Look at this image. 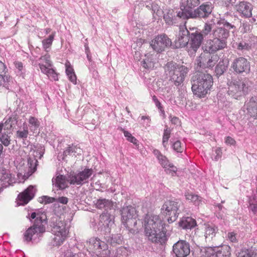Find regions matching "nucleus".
Segmentation results:
<instances>
[{"label":"nucleus","mask_w":257,"mask_h":257,"mask_svg":"<svg viewBox=\"0 0 257 257\" xmlns=\"http://www.w3.org/2000/svg\"><path fill=\"white\" fill-rule=\"evenodd\" d=\"M203 40V36L201 33L195 32L189 33V45L190 49L189 52L191 55L195 53L198 49L200 47Z\"/></svg>","instance_id":"nucleus-20"},{"label":"nucleus","mask_w":257,"mask_h":257,"mask_svg":"<svg viewBox=\"0 0 257 257\" xmlns=\"http://www.w3.org/2000/svg\"><path fill=\"white\" fill-rule=\"evenodd\" d=\"M141 119L144 120L142 123L146 127L150 126L151 118L149 116L143 115L141 116Z\"/></svg>","instance_id":"nucleus-60"},{"label":"nucleus","mask_w":257,"mask_h":257,"mask_svg":"<svg viewBox=\"0 0 257 257\" xmlns=\"http://www.w3.org/2000/svg\"><path fill=\"white\" fill-rule=\"evenodd\" d=\"M145 5L147 8L152 10L154 15H156L158 17L162 16L163 11L156 3L147 1L146 2Z\"/></svg>","instance_id":"nucleus-37"},{"label":"nucleus","mask_w":257,"mask_h":257,"mask_svg":"<svg viewBox=\"0 0 257 257\" xmlns=\"http://www.w3.org/2000/svg\"><path fill=\"white\" fill-rule=\"evenodd\" d=\"M237 11L243 17L250 18L252 16V6L249 3L243 1L236 5Z\"/></svg>","instance_id":"nucleus-26"},{"label":"nucleus","mask_w":257,"mask_h":257,"mask_svg":"<svg viewBox=\"0 0 257 257\" xmlns=\"http://www.w3.org/2000/svg\"><path fill=\"white\" fill-rule=\"evenodd\" d=\"M56 199L48 196H43L39 199V202L41 203L49 204L55 202Z\"/></svg>","instance_id":"nucleus-51"},{"label":"nucleus","mask_w":257,"mask_h":257,"mask_svg":"<svg viewBox=\"0 0 257 257\" xmlns=\"http://www.w3.org/2000/svg\"><path fill=\"white\" fill-rule=\"evenodd\" d=\"M65 65L66 67V73L69 80L73 84H76L77 78L72 66L68 61L65 62Z\"/></svg>","instance_id":"nucleus-35"},{"label":"nucleus","mask_w":257,"mask_h":257,"mask_svg":"<svg viewBox=\"0 0 257 257\" xmlns=\"http://www.w3.org/2000/svg\"><path fill=\"white\" fill-rule=\"evenodd\" d=\"M254 253L248 249L241 250L239 252L237 257H253Z\"/></svg>","instance_id":"nucleus-58"},{"label":"nucleus","mask_w":257,"mask_h":257,"mask_svg":"<svg viewBox=\"0 0 257 257\" xmlns=\"http://www.w3.org/2000/svg\"><path fill=\"white\" fill-rule=\"evenodd\" d=\"M29 134L28 127L26 125L25 127L24 126L23 131H18L17 132V135L19 138L21 139H26Z\"/></svg>","instance_id":"nucleus-53"},{"label":"nucleus","mask_w":257,"mask_h":257,"mask_svg":"<svg viewBox=\"0 0 257 257\" xmlns=\"http://www.w3.org/2000/svg\"><path fill=\"white\" fill-rule=\"evenodd\" d=\"M152 99H153V100L154 102L156 107H158V108L159 109L160 112L162 114L164 115L165 114V111H164V110L163 109V107H162L161 102L158 100L157 97L155 95H154L153 96V97H152Z\"/></svg>","instance_id":"nucleus-59"},{"label":"nucleus","mask_w":257,"mask_h":257,"mask_svg":"<svg viewBox=\"0 0 257 257\" xmlns=\"http://www.w3.org/2000/svg\"><path fill=\"white\" fill-rule=\"evenodd\" d=\"M228 239L232 242H235L236 240L235 234L233 232H229L227 234Z\"/></svg>","instance_id":"nucleus-64"},{"label":"nucleus","mask_w":257,"mask_h":257,"mask_svg":"<svg viewBox=\"0 0 257 257\" xmlns=\"http://www.w3.org/2000/svg\"><path fill=\"white\" fill-rule=\"evenodd\" d=\"M175 12L173 10H169L167 13L164 15V19L168 25H172L176 23V18H179L177 16V12Z\"/></svg>","instance_id":"nucleus-36"},{"label":"nucleus","mask_w":257,"mask_h":257,"mask_svg":"<svg viewBox=\"0 0 257 257\" xmlns=\"http://www.w3.org/2000/svg\"><path fill=\"white\" fill-rule=\"evenodd\" d=\"M95 205L96 208L98 209H103L105 211H107L111 209L113 203L111 200L105 198H99L96 201Z\"/></svg>","instance_id":"nucleus-31"},{"label":"nucleus","mask_w":257,"mask_h":257,"mask_svg":"<svg viewBox=\"0 0 257 257\" xmlns=\"http://www.w3.org/2000/svg\"><path fill=\"white\" fill-rule=\"evenodd\" d=\"M93 173V171L92 169L85 168L81 171L70 173L68 175V181L70 184L82 185L88 182L89 178Z\"/></svg>","instance_id":"nucleus-12"},{"label":"nucleus","mask_w":257,"mask_h":257,"mask_svg":"<svg viewBox=\"0 0 257 257\" xmlns=\"http://www.w3.org/2000/svg\"><path fill=\"white\" fill-rule=\"evenodd\" d=\"M44 218H43V216H41L40 214L36 213V212H32L30 215H29V218L30 219H35L34 223H36L37 221H41V222H43V224L45 226L47 222L45 219L46 216L45 215H44Z\"/></svg>","instance_id":"nucleus-45"},{"label":"nucleus","mask_w":257,"mask_h":257,"mask_svg":"<svg viewBox=\"0 0 257 257\" xmlns=\"http://www.w3.org/2000/svg\"><path fill=\"white\" fill-rule=\"evenodd\" d=\"M6 67L5 65L1 61H0V86L4 85L6 86L7 83L9 81L10 77L8 76H4L5 73Z\"/></svg>","instance_id":"nucleus-39"},{"label":"nucleus","mask_w":257,"mask_h":257,"mask_svg":"<svg viewBox=\"0 0 257 257\" xmlns=\"http://www.w3.org/2000/svg\"><path fill=\"white\" fill-rule=\"evenodd\" d=\"M212 76L208 73L198 72L192 81V90L199 97H204L213 85Z\"/></svg>","instance_id":"nucleus-2"},{"label":"nucleus","mask_w":257,"mask_h":257,"mask_svg":"<svg viewBox=\"0 0 257 257\" xmlns=\"http://www.w3.org/2000/svg\"><path fill=\"white\" fill-rule=\"evenodd\" d=\"M37 162V159L36 158H33L31 157H30L28 159V165L31 173H33L35 171Z\"/></svg>","instance_id":"nucleus-49"},{"label":"nucleus","mask_w":257,"mask_h":257,"mask_svg":"<svg viewBox=\"0 0 257 257\" xmlns=\"http://www.w3.org/2000/svg\"><path fill=\"white\" fill-rule=\"evenodd\" d=\"M36 190L32 186H29L23 192L19 194L17 198L18 205H25L27 204L34 197Z\"/></svg>","instance_id":"nucleus-21"},{"label":"nucleus","mask_w":257,"mask_h":257,"mask_svg":"<svg viewBox=\"0 0 257 257\" xmlns=\"http://www.w3.org/2000/svg\"><path fill=\"white\" fill-rule=\"evenodd\" d=\"M11 141V136L5 132V128L2 135L0 136V141L5 146L8 147L10 144Z\"/></svg>","instance_id":"nucleus-47"},{"label":"nucleus","mask_w":257,"mask_h":257,"mask_svg":"<svg viewBox=\"0 0 257 257\" xmlns=\"http://www.w3.org/2000/svg\"><path fill=\"white\" fill-rule=\"evenodd\" d=\"M142 223L144 227L145 234L149 240L161 244L166 241L165 224L159 216L147 214Z\"/></svg>","instance_id":"nucleus-1"},{"label":"nucleus","mask_w":257,"mask_h":257,"mask_svg":"<svg viewBox=\"0 0 257 257\" xmlns=\"http://www.w3.org/2000/svg\"><path fill=\"white\" fill-rule=\"evenodd\" d=\"M227 46L223 41H220L218 39L214 38L213 40H208L205 46L204 52L211 54H215L216 51L225 48Z\"/></svg>","instance_id":"nucleus-22"},{"label":"nucleus","mask_w":257,"mask_h":257,"mask_svg":"<svg viewBox=\"0 0 257 257\" xmlns=\"http://www.w3.org/2000/svg\"><path fill=\"white\" fill-rule=\"evenodd\" d=\"M222 150L220 148H217L214 150V153H212V159L214 161H218L222 156Z\"/></svg>","instance_id":"nucleus-54"},{"label":"nucleus","mask_w":257,"mask_h":257,"mask_svg":"<svg viewBox=\"0 0 257 257\" xmlns=\"http://www.w3.org/2000/svg\"><path fill=\"white\" fill-rule=\"evenodd\" d=\"M66 225V222L62 220L61 217L55 215L51 218L50 226L54 236L51 242L52 245L59 246L66 239L68 230Z\"/></svg>","instance_id":"nucleus-3"},{"label":"nucleus","mask_w":257,"mask_h":257,"mask_svg":"<svg viewBox=\"0 0 257 257\" xmlns=\"http://www.w3.org/2000/svg\"><path fill=\"white\" fill-rule=\"evenodd\" d=\"M32 153V155L33 156V158L37 159L38 158L39 159H41L44 154V149L41 148V149L33 150L31 151Z\"/></svg>","instance_id":"nucleus-56"},{"label":"nucleus","mask_w":257,"mask_h":257,"mask_svg":"<svg viewBox=\"0 0 257 257\" xmlns=\"http://www.w3.org/2000/svg\"><path fill=\"white\" fill-rule=\"evenodd\" d=\"M55 35V32H53L48 38L45 39L42 41L43 47L46 51H47V49L52 45Z\"/></svg>","instance_id":"nucleus-44"},{"label":"nucleus","mask_w":257,"mask_h":257,"mask_svg":"<svg viewBox=\"0 0 257 257\" xmlns=\"http://www.w3.org/2000/svg\"><path fill=\"white\" fill-rule=\"evenodd\" d=\"M45 230V226L43 224V222L37 221L24 232V239L27 242H38Z\"/></svg>","instance_id":"nucleus-8"},{"label":"nucleus","mask_w":257,"mask_h":257,"mask_svg":"<svg viewBox=\"0 0 257 257\" xmlns=\"http://www.w3.org/2000/svg\"><path fill=\"white\" fill-rule=\"evenodd\" d=\"M120 212L122 224L131 233L138 232L141 226H138V215L136 208L132 205H123Z\"/></svg>","instance_id":"nucleus-4"},{"label":"nucleus","mask_w":257,"mask_h":257,"mask_svg":"<svg viewBox=\"0 0 257 257\" xmlns=\"http://www.w3.org/2000/svg\"><path fill=\"white\" fill-rule=\"evenodd\" d=\"M181 202L177 200H169L166 201L161 208L162 211L168 216V221L172 223L175 221L180 213L179 208Z\"/></svg>","instance_id":"nucleus-9"},{"label":"nucleus","mask_w":257,"mask_h":257,"mask_svg":"<svg viewBox=\"0 0 257 257\" xmlns=\"http://www.w3.org/2000/svg\"><path fill=\"white\" fill-rule=\"evenodd\" d=\"M245 106L250 116L257 117V97H252L245 103Z\"/></svg>","instance_id":"nucleus-29"},{"label":"nucleus","mask_w":257,"mask_h":257,"mask_svg":"<svg viewBox=\"0 0 257 257\" xmlns=\"http://www.w3.org/2000/svg\"><path fill=\"white\" fill-rule=\"evenodd\" d=\"M38 63L42 73L46 74L50 79L58 80L57 74L52 68L53 63L48 54L41 56L38 60Z\"/></svg>","instance_id":"nucleus-11"},{"label":"nucleus","mask_w":257,"mask_h":257,"mask_svg":"<svg viewBox=\"0 0 257 257\" xmlns=\"http://www.w3.org/2000/svg\"><path fill=\"white\" fill-rule=\"evenodd\" d=\"M186 199L189 202L193 203L196 206L200 205L202 202V198L197 194H195L191 192L187 191L185 193Z\"/></svg>","instance_id":"nucleus-33"},{"label":"nucleus","mask_w":257,"mask_h":257,"mask_svg":"<svg viewBox=\"0 0 257 257\" xmlns=\"http://www.w3.org/2000/svg\"><path fill=\"white\" fill-rule=\"evenodd\" d=\"M154 155L156 157L161 166L165 169L167 174L174 176L177 171V168L171 163L166 156L163 155L158 150L155 149L153 151Z\"/></svg>","instance_id":"nucleus-16"},{"label":"nucleus","mask_w":257,"mask_h":257,"mask_svg":"<svg viewBox=\"0 0 257 257\" xmlns=\"http://www.w3.org/2000/svg\"><path fill=\"white\" fill-rule=\"evenodd\" d=\"M224 142L227 145L234 146L236 144L235 140L229 136L225 138Z\"/></svg>","instance_id":"nucleus-61"},{"label":"nucleus","mask_w":257,"mask_h":257,"mask_svg":"<svg viewBox=\"0 0 257 257\" xmlns=\"http://www.w3.org/2000/svg\"><path fill=\"white\" fill-rule=\"evenodd\" d=\"M249 209L254 215H257V204H250Z\"/></svg>","instance_id":"nucleus-63"},{"label":"nucleus","mask_w":257,"mask_h":257,"mask_svg":"<svg viewBox=\"0 0 257 257\" xmlns=\"http://www.w3.org/2000/svg\"><path fill=\"white\" fill-rule=\"evenodd\" d=\"M189 71L185 66L171 61L168 62L165 67V72L176 86L180 85L185 80Z\"/></svg>","instance_id":"nucleus-5"},{"label":"nucleus","mask_w":257,"mask_h":257,"mask_svg":"<svg viewBox=\"0 0 257 257\" xmlns=\"http://www.w3.org/2000/svg\"><path fill=\"white\" fill-rule=\"evenodd\" d=\"M212 24H208V23L205 24L204 27L201 32V34L203 36H205L210 33L212 28Z\"/></svg>","instance_id":"nucleus-57"},{"label":"nucleus","mask_w":257,"mask_h":257,"mask_svg":"<svg viewBox=\"0 0 257 257\" xmlns=\"http://www.w3.org/2000/svg\"><path fill=\"white\" fill-rule=\"evenodd\" d=\"M156 62V56L153 54H147L145 55V58L141 62V65L143 68L151 70L154 68Z\"/></svg>","instance_id":"nucleus-30"},{"label":"nucleus","mask_w":257,"mask_h":257,"mask_svg":"<svg viewBox=\"0 0 257 257\" xmlns=\"http://www.w3.org/2000/svg\"><path fill=\"white\" fill-rule=\"evenodd\" d=\"M200 0H181L180 10L178 11L177 16L182 19L192 18L195 15V8L200 5Z\"/></svg>","instance_id":"nucleus-7"},{"label":"nucleus","mask_w":257,"mask_h":257,"mask_svg":"<svg viewBox=\"0 0 257 257\" xmlns=\"http://www.w3.org/2000/svg\"><path fill=\"white\" fill-rule=\"evenodd\" d=\"M60 257H84V254L81 252L76 253L72 248H67L62 252Z\"/></svg>","instance_id":"nucleus-40"},{"label":"nucleus","mask_w":257,"mask_h":257,"mask_svg":"<svg viewBox=\"0 0 257 257\" xmlns=\"http://www.w3.org/2000/svg\"><path fill=\"white\" fill-rule=\"evenodd\" d=\"M111 244H120L122 241V238L120 234L112 235L110 239Z\"/></svg>","instance_id":"nucleus-52"},{"label":"nucleus","mask_w":257,"mask_h":257,"mask_svg":"<svg viewBox=\"0 0 257 257\" xmlns=\"http://www.w3.org/2000/svg\"><path fill=\"white\" fill-rule=\"evenodd\" d=\"M196 220L190 217H184L179 222V225L183 229H189L195 227Z\"/></svg>","instance_id":"nucleus-34"},{"label":"nucleus","mask_w":257,"mask_h":257,"mask_svg":"<svg viewBox=\"0 0 257 257\" xmlns=\"http://www.w3.org/2000/svg\"><path fill=\"white\" fill-rule=\"evenodd\" d=\"M130 253V251L126 247L120 246L116 249L113 254L111 255L110 253L108 257H128Z\"/></svg>","instance_id":"nucleus-38"},{"label":"nucleus","mask_w":257,"mask_h":257,"mask_svg":"<svg viewBox=\"0 0 257 257\" xmlns=\"http://www.w3.org/2000/svg\"><path fill=\"white\" fill-rule=\"evenodd\" d=\"M231 68L237 74H247L250 71V63L244 57H238L233 60Z\"/></svg>","instance_id":"nucleus-17"},{"label":"nucleus","mask_w":257,"mask_h":257,"mask_svg":"<svg viewBox=\"0 0 257 257\" xmlns=\"http://www.w3.org/2000/svg\"><path fill=\"white\" fill-rule=\"evenodd\" d=\"M228 85V94L235 99H238L247 91L248 85L245 81H231Z\"/></svg>","instance_id":"nucleus-14"},{"label":"nucleus","mask_w":257,"mask_h":257,"mask_svg":"<svg viewBox=\"0 0 257 257\" xmlns=\"http://www.w3.org/2000/svg\"><path fill=\"white\" fill-rule=\"evenodd\" d=\"M53 185L57 190H63L68 187V178L62 175H59L52 179Z\"/></svg>","instance_id":"nucleus-28"},{"label":"nucleus","mask_w":257,"mask_h":257,"mask_svg":"<svg viewBox=\"0 0 257 257\" xmlns=\"http://www.w3.org/2000/svg\"><path fill=\"white\" fill-rule=\"evenodd\" d=\"M114 224V217L107 212L102 213L99 216L97 224L98 229L106 233L110 232V228Z\"/></svg>","instance_id":"nucleus-18"},{"label":"nucleus","mask_w":257,"mask_h":257,"mask_svg":"<svg viewBox=\"0 0 257 257\" xmlns=\"http://www.w3.org/2000/svg\"><path fill=\"white\" fill-rule=\"evenodd\" d=\"M171 133V130L167 127L164 131L162 145L165 148H166L167 147L168 142L169 138H170Z\"/></svg>","instance_id":"nucleus-46"},{"label":"nucleus","mask_w":257,"mask_h":257,"mask_svg":"<svg viewBox=\"0 0 257 257\" xmlns=\"http://www.w3.org/2000/svg\"><path fill=\"white\" fill-rule=\"evenodd\" d=\"M216 24L218 27L213 31L214 38L218 39L220 41H223L227 44L226 40L229 35V31L234 28V26L222 18L217 19Z\"/></svg>","instance_id":"nucleus-10"},{"label":"nucleus","mask_w":257,"mask_h":257,"mask_svg":"<svg viewBox=\"0 0 257 257\" xmlns=\"http://www.w3.org/2000/svg\"><path fill=\"white\" fill-rule=\"evenodd\" d=\"M213 6L211 3L207 2L201 5L199 8L195 9V15L192 18L197 17L205 18L211 14Z\"/></svg>","instance_id":"nucleus-25"},{"label":"nucleus","mask_w":257,"mask_h":257,"mask_svg":"<svg viewBox=\"0 0 257 257\" xmlns=\"http://www.w3.org/2000/svg\"><path fill=\"white\" fill-rule=\"evenodd\" d=\"M217 228L213 225H207L206 226L205 236L206 238L212 237L215 235Z\"/></svg>","instance_id":"nucleus-42"},{"label":"nucleus","mask_w":257,"mask_h":257,"mask_svg":"<svg viewBox=\"0 0 257 257\" xmlns=\"http://www.w3.org/2000/svg\"><path fill=\"white\" fill-rule=\"evenodd\" d=\"M82 152L81 149L76 145H69L62 154L59 153L58 158L59 160H64L65 157L68 155L73 154L74 155H80Z\"/></svg>","instance_id":"nucleus-27"},{"label":"nucleus","mask_w":257,"mask_h":257,"mask_svg":"<svg viewBox=\"0 0 257 257\" xmlns=\"http://www.w3.org/2000/svg\"><path fill=\"white\" fill-rule=\"evenodd\" d=\"M206 257H229L230 247L228 245H223L215 250L212 248H207L206 252Z\"/></svg>","instance_id":"nucleus-23"},{"label":"nucleus","mask_w":257,"mask_h":257,"mask_svg":"<svg viewBox=\"0 0 257 257\" xmlns=\"http://www.w3.org/2000/svg\"><path fill=\"white\" fill-rule=\"evenodd\" d=\"M173 251L176 257H186L190 252V245L185 240H179L174 244Z\"/></svg>","instance_id":"nucleus-19"},{"label":"nucleus","mask_w":257,"mask_h":257,"mask_svg":"<svg viewBox=\"0 0 257 257\" xmlns=\"http://www.w3.org/2000/svg\"><path fill=\"white\" fill-rule=\"evenodd\" d=\"M120 130L123 133L124 137L126 138V140L128 142L133 143L136 146L138 145V140L134 137H133L129 132L124 130L122 128H121Z\"/></svg>","instance_id":"nucleus-48"},{"label":"nucleus","mask_w":257,"mask_h":257,"mask_svg":"<svg viewBox=\"0 0 257 257\" xmlns=\"http://www.w3.org/2000/svg\"><path fill=\"white\" fill-rule=\"evenodd\" d=\"M86 245L87 250L92 255H96L100 257H108L110 251L108 245L99 238L93 237L87 240Z\"/></svg>","instance_id":"nucleus-6"},{"label":"nucleus","mask_w":257,"mask_h":257,"mask_svg":"<svg viewBox=\"0 0 257 257\" xmlns=\"http://www.w3.org/2000/svg\"><path fill=\"white\" fill-rule=\"evenodd\" d=\"M219 57L216 54L204 52L196 59L197 67L202 68H212L219 60Z\"/></svg>","instance_id":"nucleus-13"},{"label":"nucleus","mask_w":257,"mask_h":257,"mask_svg":"<svg viewBox=\"0 0 257 257\" xmlns=\"http://www.w3.org/2000/svg\"><path fill=\"white\" fill-rule=\"evenodd\" d=\"M14 65L17 69L18 74L20 76H22V77H24L26 71L23 64L21 62L16 61H15Z\"/></svg>","instance_id":"nucleus-50"},{"label":"nucleus","mask_w":257,"mask_h":257,"mask_svg":"<svg viewBox=\"0 0 257 257\" xmlns=\"http://www.w3.org/2000/svg\"><path fill=\"white\" fill-rule=\"evenodd\" d=\"M189 32L185 27L180 28V31L177 39L175 41L177 48L184 47L189 44Z\"/></svg>","instance_id":"nucleus-24"},{"label":"nucleus","mask_w":257,"mask_h":257,"mask_svg":"<svg viewBox=\"0 0 257 257\" xmlns=\"http://www.w3.org/2000/svg\"><path fill=\"white\" fill-rule=\"evenodd\" d=\"M30 129L31 131L35 132L39 127L40 122L37 118L31 116L29 119Z\"/></svg>","instance_id":"nucleus-41"},{"label":"nucleus","mask_w":257,"mask_h":257,"mask_svg":"<svg viewBox=\"0 0 257 257\" xmlns=\"http://www.w3.org/2000/svg\"><path fill=\"white\" fill-rule=\"evenodd\" d=\"M227 65L223 61H220L215 68V73L217 75H222L226 70Z\"/></svg>","instance_id":"nucleus-43"},{"label":"nucleus","mask_w":257,"mask_h":257,"mask_svg":"<svg viewBox=\"0 0 257 257\" xmlns=\"http://www.w3.org/2000/svg\"><path fill=\"white\" fill-rule=\"evenodd\" d=\"M172 147L174 150L177 153H182L184 150V148L179 141L175 142L172 145Z\"/></svg>","instance_id":"nucleus-55"},{"label":"nucleus","mask_w":257,"mask_h":257,"mask_svg":"<svg viewBox=\"0 0 257 257\" xmlns=\"http://www.w3.org/2000/svg\"><path fill=\"white\" fill-rule=\"evenodd\" d=\"M152 48L157 52H161L164 50L165 48L171 45V40L164 34L158 35L150 43Z\"/></svg>","instance_id":"nucleus-15"},{"label":"nucleus","mask_w":257,"mask_h":257,"mask_svg":"<svg viewBox=\"0 0 257 257\" xmlns=\"http://www.w3.org/2000/svg\"><path fill=\"white\" fill-rule=\"evenodd\" d=\"M232 47L242 52L248 51L251 49L252 44L247 43L245 40H241L239 42H233L232 43Z\"/></svg>","instance_id":"nucleus-32"},{"label":"nucleus","mask_w":257,"mask_h":257,"mask_svg":"<svg viewBox=\"0 0 257 257\" xmlns=\"http://www.w3.org/2000/svg\"><path fill=\"white\" fill-rule=\"evenodd\" d=\"M10 180V175L9 174H4L0 177V181L3 182L2 185L7 186L5 182H8Z\"/></svg>","instance_id":"nucleus-62"}]
</instances>
